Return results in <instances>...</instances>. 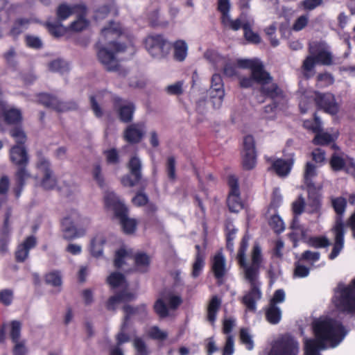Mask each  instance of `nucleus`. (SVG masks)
Listing matches in <instances>:
<instances>
[{"label": "nucleus", "mask_w": 355, "mask_h": 355, "mask_svg": "<svg viewBox=\"0 0 355 355\" xmlns=\"http://www.w3.org/2000/svg\"><path fill=\"white\" fill-rule=\"evenodd\" d=\"M105 243V239L103 237L95 236L91 241V254L93 257H99L102 256L103 251V245Z\"/></svg>", "instance_id": "obj_36"}, {"label": "nucleus", "mask_w": 355, "mask_h": 355, "mask_svg": "<svg viewBox=\"0 0 355 355\" xmlns=\"http://www.w3.org/2000/svg\"><path fill=\"white\" fill-rule=\"evenodd\" d=\"M87 26L88 21L82 16H80L78 19L73 21L67 28L68 31L80 32L85 29Z\"/></svg>", "instance_id": "obj_56"}, {"label": "nucleus", "mask_w": 355, "mask_h": 355, "mask_svg": "<svg viewBox=\"0 0 355 355\" xmlns=\"http://www.w3.org/2000/svg\"><path fill=\"white\" fill-rule=\"evenodd\" d=\"M135 266L137 271L146 272L150 264V258L145 252H137L134 257Z\"/></svg>", "instance_id": "obj_30"}, {"label": "nucleus", "mask_w": 355, "mask_h": 355, "mask_svg": "<svg viewBox=\"0 0 355 355\" xmlns=\"http://www.w3.org/2000/svg\"><path fill=\"white\" fill-rule=\"evenodd\" d=\"M128 257V251L123 248L118 249L114 253V266L120 269L125 263V258Z\"/></svg>", "instance_id": "obj_43"}, {"label": "nucleus", "mask_w": 355, "mask_h": 355, "mask_svg": "<svg viewBox=\"0 0 355 355\" xmlns=\"http://www.w3.org/2000/svg\"><path fill=\"white\" fill-rule=\"evenodd\" d=\"M135 295L127 290H122L115 295L110 296L106 302L105 306L108 311L116 310V306L120 302H129L135 300Z\"/></svg>", "instance_id": "obj_22"}, {"label": "nucleus", "mask_w": 355, "mask_h": 355, "mask_svg": "<svg viewBox=\"0 0 355 355\" xmlns=\"http://www.w3.org/2000/svg\"><path fill=\"white\" fill-rule=\"evenodd\" d=\"M268 223L273 231L277 234H280L284 230V222L279 215H272L270 217Z\"/></svg>", "instance_id": "obj_48"}, {"label": "nucleus", "mask_w": 355, "mask_h": 355, "mask_svg": "<svg viewBox=\"0 0 355 355\" xmlns=\"http://www.w3.org/2000/svg\"><path fill=\"white\" fill-rule=\"evenodd\" d=\"M122 34L121 26L118 23L110 21L109 25L101 30V35L105 40H114Z\"/></svg>", "instance_id": "obj_32"}, {"label": "nucleus", "mask_w": 355, "mask_h": 355, "mask_svg": "<svg viewBox=\"0 0 355 355\" xmlns=\"http://www.w3.org/2000/svg\"><path fill=\"white\" fill-rule=\"evenodd\" d=\"M26 45L33 49H41L42 47V42L40 37L31 35H27L25 37Z\"/></svg>", "instance_id": "obj_60"}, {"label": "nucleus", "mask_w": 355, "mask_h": 355, "mask_svg": "<svg viewBox=\"0 0 355 355\" xmlns=\"http://www.w3.org/2000/svg\"><path fill=\"white\" fill-rule=\"evenodd\" d=\"M259 276L245 275V279L250 284V290L243 297L242 303L246 308L254 312L257 309V302L261 298V284L258 280Z\"/></svg>", "instance_id": "obj_10"}, {"label": "nucleus", "mask_w": 355, "mask_h": 355, "mask_svg": "<svg viewBox=\"0 0 355 355\" xmlns=\"http://www.w3.org/2000/svg\"><path fill=\"white\" fill-rule=\"evenodd\" d=\"M248 245V240L245 237H243L239 245L238 250V261L241 266H246L245 261V252Z\"/></svg>", "instance_id": "obj_47"}, {"label": "nucleus", "mask_w": 355, "mask_h": 355, "mask_svg": "<svg viewBox=\"0 0 355 355\" xmlns=\"http://www.w3.org/2000/svg\"><path fill=\"white\" fill-rule=\"evenodd\" d=\"M306 184L308 188L307 191L309 200H318V198L322 197L320 194L321 188L320 187H316L313 182Z\"/></svg>", "instance_id": "obj_61"}, {"label": "nucleus", "mask_w": 355, "mask_h": 355, "mask_svg": "<svg viewBox=\"0 0 355 355\" xmlns=\"http://www.w3.org/2000/svg\"><path fill=\"white\" fill-rule=\"evenodd\" d=\"M9 132L10 136L15 139L16 142L15 145L24 146L27 140V137L25 132L21 127H15L12 128Z\"/></svg>", "instance_id": "obj_40"}, {"label": "nucleus", "mask_w": 355, "mask_h": 355, "mask_svg": "<svg viewBox=\"0 0 355 355\" xmlns=\"http://www.w3.org/2000/svg\"><path fill=\"white\" fill-rule=\"evenodd\" d=\"M262 262V255L260 247L255 245L253 247L252 252V263L250 266L246 264L245 268L244 275H252V276H259V269Z\"/></svg>", "instance_id": "obj_21"}, {"label": "nucleus", "mask_w": 355, "mask_h": 355, "mask_svg": "<svg viewBox=\"0 0 355 355\" xmlns=\"http://www.w3.org/2000/svg\"><path fill=\"white\" fill-rule=\"evenodd\" d=\"M45 282L47 284L54 287L62 285V277L58 271H53L45 275Z\"/></svg>", "instance_id": "obj_49"}, {"label": "nucleus", "mask_w": 355, "mask_h": 355, "mask_svg": "<svg viewBox=\"0 0 355 355\" xmlns=\"http://www.w3.org/2000/svg\"><path fill=\"white\" fill-rule=\"evenodd\" d=\"M282 311L277 305L268 304V306L265 311V317L270 324H278L282 320Z\"/></svg>", "instance_id": "obj_31"}, {"label": "nucleus", "mask_w": 355, "mask_h": 355, "mask_svg": "<svg viewBox=\"0 0 355 355\" xmlns=\"http://www.w3.org/2000/svg\"><path fill=\"white\" fill-rule=\"evenodd\" d=\"M45 26L49 32L55 37H60L68 31L67 27L63 26L61 22L58 20H56V21L54 22L47 21L46 22Z\"/></svg>", "instance_id": "obj_34"}, {"label": "nucleus", "mask_w": 355, "mask_h": 355, "mask_svg": "<svg viewBox=\"0 0 355 355\" xmlns=\"http://www.w3.org/2000/svg\"><path fill=\"white\" fill-rule=\"evenodd\" d=\"M113 104L121 121L128 123L132 121L135 110V105L132 102L115 96L113 98Z\"/></svg>", "instance_id": "obj_14"}, {"label": "nucleus", "mask_w": 355, "mask_h": 355, "mask_svg": "<svg viewBox=\"0 0 355 355\" xmlns=\"http://www.w3.org/2000/svg\"><path fill=\"white\" fill-rule=\"evenodd\" d=\"M37 239L35 236H27L24 241L19 244L15 251V260L17 263H24L29 257L30 250L37 245Z\"/></svg>", "instance_id": "obj_17"}, {"label": "nucleus", "mask_w": 355, "mask_h": 355, "mask_svg": "<svg viewBox=\"0 0 355 355\" xmlns=\"http://www.w3.org/2000/svg\"><path fill=\"white\" fill-rule=\"evenodd\" d=\"M13 300V292L10 289H3L0 291V302L5 306L11 304Z\"/></svg>", "instance_id": "obj_62"}, {"label": "nucleus", "mask_w": 355, "mask_h": 355, "mask_svg": "<svg viewBox=\"0 0 355 355\" xmlns=\"http://www.w3.org/2000/svg\"><path fill=\"white\" fill-rule=\"evenodd\" d=\"M315 338L326 345L329 342L333 347L338 345L347 334L343 324L335 319L327 318L313 323Z\"/></svg>", "instance_id": "obj_1"}, {"label": "nucleus", "mask_w": 355, "mask_h": 355, "mask_svg": "<svg viewBox=\"0 0 355 355\" xmlns=\"http://www.w3.org/2000/svg\"><path fill=\"white\" fill-rule=\"evenodd\" d=\"M309 53L315 56L317 63L329 66L333 64V56L330 51L322 47L319 44H314L309 47Z\"/></svg>", "instance_id": "obj_20"}, {"label": "nucleus", "mask_w": 355, "mask_h": 355, "mask_svg": "<svg viewBox=\"0 0 355 355\" xmlns=\"http://www.w3.org/2000/svg\"><path fill=\"white\" fill-rule=\"evenodd\" d=\"M126 46L123 44L114 41L109 42V46H98L97 47V58L103 68L109 72L119 71L120 74L125 76L126 71L121 69V65L116 54L124 52Z\"/></svg>", "instance_id": "obj_5"}, {"label": "nucleus", "mask_w": 355, "mask_h": 355, "mask_svg": "<svg viewBox=\"0 0 355 355\" xmlns=\"http://www.w3.org/2000/svg\"><path fill=\"white\" fill-rule=\"evenodd\" d=\"M85 10L86 8L83 6L61 3L56 8V19L61 22L71 15L78 13L80 10L85 11Z\"/></svg>", "instance_id": "obj_24"}, {"label": "nucleus", "mask_w": 355, "mask_h": 355, "mask_svg": "<svg viewBox=\"0 0 355 355\" xmlns=\"http://www.w3.org/2000/svg\"><path fill=\"white\" fill-rule=\"evenodd\" d=\"M38 101L44 106L58 112L74 110L78 108V105L74 101H61L57 97L48 94H40Z\"/></svg>", "instance_id": "obj_12"}, {"label": "nucleus", "mask_w": 355, "mask_h": 355, "mask_svg": "<svg viewBox=\"0 0 355 355\" xmlns=\"http://www.w3.org/2000/svg\"><path fill=\"white\" fill-rule=\"evenodd\" d=\"M315 101L317 105L325 112L334 115L338 113L339 107L335 97L330 93L321 94L317 92Z\"/></svg>", "instance_id": "obj_18"}, {"label": "nucleus", "mask_w": 355, "mask_h": 355, "mask_svg": "<svg viewBox=\"0 0 355 355\" xmlns=\"http://www.w3.org/2000/svg\"><path fill=\"white\" fill-rule=\"evenodd\" d=\"M133 345L136 350L135 355H148V350L145 342L141 338H135Z\"/></svg>", "instance_id": "obj_59"}, {"label": "nucleus", "mask_w": 355, "mask_h": 355, "mask_svg": "<svg viewBox=\"0 0 355 355\" xmlns=\"http://www.w3.org/2000/svg\"><path fill=\"white\" fill-rule=\"evenodd\" d=\"M10 336L12 343H17L21 336V323L17 320L12 321Z\"/></svg>", "instance_id": "obj_55"}, {"label": "nucleus", "mask_w": 355, "mask_h": 355, "mask_svg": "<svg viewBox=\"0 0 355 355\" xmlns=\"http://www.w3.org/2000/svg\"><path fill=\"white\" fill-rule=\"evenodd\" d=\"M125 313L123 320L130 323V318L133 315H137L140 321H144L148 317V310L146 304H141L136 306L125 304L123 306Z\"/></svg>", "instance_id": "obj_23"}, {"label": "nucleus", "mask_w": 355, "mask_h": 355, "mask_svg": "<svg viewBox=\"0 0 355 355\" xmlns=\"http://www.w3.org/2000/svg\"><path fill=\"white\" fill-rule=\"evenodd\" d=\"M174 57L179 61H183L187 54V45L184 40H178L174 44Z\"/></svg>", "instance_id": "obj_38"}, {"label": "nucleus", "mask_w": 355, "mask_h": 355, "mask_svg": "<svg viewBox=\"0 0 355 355\" xmlns=\"http://www.w3.org/2000/svg\"><path fill=\"white\" fill-rule=\"evenodd\" d=\"M129 175H125L121 178V183L124 187H132L139 184L142 179V163L137 155L130 157L127 164Z\"/></svg>", "instance_id": "obj_11"}, {"label": "nucleus", "mask_w": 355, "mask_h": 355, "mask_svg": "<svg viewBox=\"0 0 355 355\" xmlns=\"http://www.w3.org/2000/svg\"><path fill=\"white\" fill-rule=\"evenodd\" d=\"M146 134L144 122L134 123L128 125L123 131V139L129 144H139Z\"/></svg>", "instance_id": "obj_16"}, {"label": "nucleus", "mask_w": 355, "mask_h": 355, "mask_svg": "<svg viewBox=\"0 0 355 355\" xmlns=\"http://www.w3.org/2000/svg\"><path fill=\"white\" fill-rule=\"evenodd\" d=\"M148 336L153 340L162 341L167 338L168 333L161 330L157 326H153L149 329Z\"/></svg>", "instance_id": "obj_46"}, {"label": "nucleus", "mask_w": 355, "mask_h": 355, "mask_svg": "<svg viewBox=\"0 0 355 355\" xmlns=\"http://www.w3.org/2000/svg\"><path fill=\"white\" fill-rule=\"evenodd\" d=\"M260 85L259 91L263 96L270 98L273 102H279L285 98L284 91L273 82V78L265 69L254 80Z\"/></svg>", "instance_id": "obj_7"}, {"label": "nucleus", "mask_w": 355, "mask_h": 355, "mask_svg": "<svg viewBox=\"0 0 355 355\" xmlns=\"http://www.w3.org/2000/svg\"><path fill=\"white\" fill-rule=\"evenodd\" d=\"M237 65L240 68L250 69L251 70L252 76L254 80L265 69L263 63L257 59L238 60Z\"/></svg>", "instance_id": "obj_25"}, {"label": "nucleus", "mask_w": 355, "mask_h": 355, "mask_svg": "<svg viewBox=\"0 0 355 355\" xmlns=\"http://www.w3.org/2000/svg\"><path fill=\"white\" fill-rule=\"evenodd\" d=\"M332 207L336 213L335 223L331 229L334 235V242L331 253L328 258L330 260L335 259L344 248L345 225L343 222V214L347 207V201H331Z\"/></svg>", "instance_id": "obj_4"}, {"label": "nucleus", "mask_w": 355, "mask_h": 355, "mask_svg": "<svg viewBox=\"0 0 355 355\" xmlns=\"http://www.w3.org/2000/svg\"><path fill=\"white\" fill-rule=\"evenodd\" d=\"M333 302L339 312L355 314V277L347 286L338 285Z\"/></svg>", "instance_id": "obj_6"}, {"label": "nucleus", "mask_w": 355, "mask_h": 355, "mask_svg": "<svg viewBox=\"0 0 355 355\" xmlns=\"http://www.w3.org/2000/svg\"><path fill=\"white\" fill-rule=\"evenodd\" d=\"M153 309L160 318H165L169 315L168 308L162 298H159L155 302Z\"/></svg>", "instance_id": "obj_42"}, {"label": "nucleus", "mask_w": 355, "mask_h": 355, "mask_svg": "<svg viewBox=\"0 0 355 355\" xmlns=\"http://www.w3.org/2000/svg\"><path fill=\"white\" fill-rule=\"evenodd\" d=\"M243 29L244 31V37L248 42L256 44L261 42L260 36L258 33L252 31L251 24L249 22L243 23Z\"/></svg>", "instance_id": "obj_39"}, {"label": "nucleus", "mask_w": 355, "mask_h": 355, "mask_svg": "<svg viewBox=\"0 0 355 355\" xmlns=\"http://www.w3.org/2000/svg\"><path fill=\"white\" fill-rule=\"evenodd\" d=\"M326 349V345L315 338H308L304 341V355H320V351Z\"/></svg>", "instance_id": "obj_29"}, {"label": "nucleus", "mask_w": 355, "mask_h": 355, "mask_svg": "<svg viewBox=\"0 0 355 355\" xmlns=\"http://www.w3.org/2000/svg\"><path fill=\"white\" fill-rule=\"evenodd\" d=\"M145 48L154 58H162L166 56L171 49V44L162 35H150L144 40Z\"/></svg>", "instance_id": "obj_9"}, {"label": "nucleus", "mask_w": 355, "mask_h": 355, "mask_svg": "<svg viewBox=\"0 0 355 355\" xmlns=\"http://www.w3.org/2000/svg\"><path fill=\"white\" fill-rule=\"evenodd\" d=\"M92 175L94 179L96 180L99 187H103L105 185L100 164H96L94 166Z\"/></svg>", "instance_id": "obj_64"}, {"label": "nucleus", "mask_w": 355, "mask_h": 355, "mask_svg": "<svg viewBox=\"0 0 355 355\" xmlns=\"http://www.w3.org/2000/svg\"><path fill=\"white\" fill-rule=\"evenodd\" d=\"M293 162L292 159H277L273 162L272 168L279 177H286L291 170Z\"/></svg>", "instance_id": "obj_28"}, {"label": "nucleus", "mask_w": 355, "mask_h": 355, "mask_svg": "<svg viewBox=\"0 0 355 355\" xmlns=\"http://www.w3.org/2000/svg\"><path fill=\"white\" fill-rule=\"evenodd\" d=\"M37 168L43 173L41 185L46 190H51L57 184L56 178L53 176L51 168L50 162L44 157H40L37 163Z\"/></svg>", "instance_id": "obj_15"}, {"label": "nucleus", "mask_w": 355, "mask_h": 355, "mask_svg": "<svg viewBox=\"0 0 355 355\" xmlns=\"http://www.w3.org/2000/svg\"><path fill=\"white\" fill-rule=\"evenodd\" d=\"M221 304L222 300L220 297L216 295L211 296L207 307V319L211 324H214L216 320L217 314L220 309Z\"/></svg>", "instance_id": "obj_27"}, {"label": "nucleus", "mask_w": 355, "mask_h": 355, "mask_svg": "<svg viewBox=\"0 0 355 355\" xmlns=\"http://www.w3.org/2000/svg\"><path fill=\"white\" fill-rule=\"evenodd\" d=\"M316 63V59L315 56L313 55L312 54L307 56L306 59L304 60L302 64V68L305 71L304 76L306 78H309L311 77V74H309V73L313 69Z\"/></svg>", "instance_id": "obj_52"}, {"label": "nucleus", "mask_w": 355, "mask_h": 355, "mask_svg": "<svg viewBox=\"0 0 355 355\" xmlns=\"http://www.w3.org/2000/svg\"><path fill=\"white\" fill-rule=\"evenodd\" d=\"M0 116L8 125H18L22 121V114L19 109L11 107L4 101H1Z\"/></svg>", "instance_id": "obj_19"}, {"label": "nucleus", "mask_w": 355, "mask_h": 355, "mask_svg": "<svg viewBox=\"0 0 355 355\" xmlns=\"http://www.w3.org/2000/svg\"><path fill=\"white\" fill-rule=\"evenodd\" d=\"M298 342L288 334H283L275 340L268 355H297Z\"/></svg>", "instance_id": "obj_8"}, {"label": "nucleus", "mask_w": 355, "mask_h": 355, "mask_svg": "<svg viewBox=\"0 0 355 355\" xmlns=\"http://www.w3.org/2000/svg\"><path fill=\"white\" fill-rule=\"evenodd\" d=\"M90 223L89 218L81 216L76 209H71L60 222L63 239L71 241L84 236Z\"/></svg>", "instance_id": "obj_3"}, {"label": "nucleus", "mask_w": 355, "mask_h": 355, "mask_svg": "<svg viewBox=\"0 0 355 355\" xmlns=\"http://www.w3.org/2000/svg\"><path fill=\"white\" fill-rule=\"evenodd\" d=\"M329 240L324 236H312L309 239V245L315 248H324L330 245Z\"/></svg>", "instance_id": "obj_44"}, {"label": "nucleus", "mask_w": 355, "mask_h": 355, "mask_svg": "<svg viewBox=\"0 0 355 355\" xmlns=\"http://www.w3.org/2000/svg\"><path fill=\"white\" fill-rule=\"evenodd\" d=\"M49 69L54 72L62 73L68 69L67 64L61 59L53 60L49 64Z\"/></svg>", "instance_id": "obj_57"}, {"label": "nucleus", "mask_w": 355, "mask_h": 355, "mask_svg": "<svg viewBox=\"0 0 355 355\" xmlns=\"http://www.w3.org/2000/svg\"><path fill=\"white\" fill-rule=\"evenodd\" d=\"M316 135L313 139V143L315 145L324 146L333 141L334 139L331 135L327 132H315Z\"/></svg>", "instance_id": "obj_45"}, {"label": "nucleus", "mask_w": 355, "mask_h": 355, "mask_svg": "<svg viewBox=\"0 0 355 355\" xmlns=\"http://www.w3.org/2000/svg\"><path fill=\"white\" fill-rule=\"evenodd\" d=\"M226 231V245L227 248L232 249L234 245L233 241L236 237L237 230L232 223H228L225 227Z\"/></svg>", "instance_id": "obj_51"}, {"label": "nucleus", "mask_w": 355, "mask_h": 355, "mask_svg": "<svg viewBox=\"0 0 355 355\" xmlns=\"http://www.w3.org/2000/svg\"><path fill=\"white\" fill-rule=\"evenodd\" d=\"M128 325L129 323L125 322V321L123 320L120 331L116 336V344L118 347H120L123 343H128L130 340V336L127 333Z\"/></svg>", "instance_id": "obj_41"}, {"label": "nucleus", "mask_w": 355, "mask_h": 355, "mask_svg": "<svg viewBox=\"0 0 355 355\" xmlns=\"http://www.w3.org/2000/svg\"><path fill=\"white\" fill-rule=\"evenodd\" d=\"M240 340L241 343L245 345L248 350H251L253 349L254 343L247 329H241Z\"/></svg>", "instance_id": "obj_58"}, {"label": "nucleus", "mask_w": 355, "mask_h": 355, "mask_svg": "<svg viewBox=\"0 0 355 355\" xmlns=\"http://www.w3.org/2000/svg\"><path fill=\"white\" fill-rule=\"evenodd\" d=\"M105 207L112 211L113 218L118 222L129 215V209L123 201H105Z\"/></svg>", "instance_id": "obj_26"}, {"label": "nucleus", "mask_w": 355, "mask_h": 355, "mask_svg": "<svg viewBox=\"0 0 355 355\" xmlns=\"http://www.w3.org/2000/svg\"><path fill=\"white\" fill-rule=\"evenodd\" d=\"M256 152L243 153V165L245 169L250 170L253 168L256 164Z\"/></svg>", "instance_id": "obj_54"}, {"label": "nucleus", "mask_w": 355, "mask_h": 355, "mask_svg": "<svg viewBox=\"0 0 355 355\" xmlns=\"http://www.w3.org/2000/svg\"><path fill=\"white\" fill-rule=\"evenodd\" d=\"M10 158L12 164L17 166L15 172V185L12 189L14 197L18 198L26 184V180L31 177L27 169L29 156L25 146L14 145L10 149Z\"/></svg>", "instance_id": "obj_2"}, {"label": "nucleus", "mask_w": 355, "mask_h": 355, "mask_svg": "<svg viewBox=\"0 0 355 355\" xmlns=\"http://www.w3.org/2000/svg\"><path fill=\"white\" fill-rule=\"evenodd\" d=\"M228 184L230 187V192L228 198H239V189L237 178L234 175L228 177Z\"/></svg>", "instance_id": "obj_53"}, {"label": "nucleus", "mask_w": 355, "mask_h": 355, "mask_svg": "<svg viewBox=\"0 0 355 355\" xmlns=\"http://www.w3.org/2000/svg\"><path fill=\"white\" fill-rule=\"evenodd\" d=\"M205 255H201L200 254L195 255V260L192 265V277L197 278L200 275L205 265Z\"/></svg>", "instance_id": "obj_37"}, {"label": "nucleus", "mask_w": 355, "mask_h": 355, "mask_svg": "<svg viewBox=\"0 0 355 355\" xmlns=\"http://www.w3.org/2000/svg\"><path fill=\"white\" fill-rule=\"evenodd\" d=\"M122 232L127 235L133 234L137 227L138 221L135 218L128 217V216L123 219L119 221Z\"/></svg>", "instance_id": "obj_33"}, {"label": "nucleus", "mask_w": 355, "mask_h": 355, "mask_svg": "<svg viewBox=\"0 0 355 355\" xmlns=\"http://www.w3.org/2000/svg\"><path fill=\"white\" fill-rule=\"evenodd\" d=\"M221 21L225 26H227L233 31H238L241 27L243 28V24L244 23L240 18H237L235 20L232 19L230 15L227 17H221Z\"/></svg>", "instance_id": "obj_50"}, {"label": "nucleus", "mask_w": 355, "mask_h": 355, "mask_svg": "<svg viewBox=\"0 0 355 355\" xmlns=\"http://www.w3.org/2000/svg\"><path fill=\"white\" fill-rule=\"evenodd\" d=\"M125 277L119 272H112L106 279V282L112 289H115L125 283Z\"/></svg>", "instance_id": "obj_35"}, {"label": "nucleus", "mask_w": 355, "mask_h": 355, "mask_svg": "<svg viewBox=\"0 0 355 355\" xmlns=\"http://www.w3.org/2000/svg\"><path fill=\"white\" fill-rule=\"evenodd\" d=\"M316 167L314 164L307 162L304 171L305 183L312 182L311 179L316 175Z\"/></svg>", "instance_id": "obj_63"}, {"label": "nucleus", "mask_w": 355, "mask_h": 355, "mask_svg": "<svg viewBox=\"0 0 355 355\" xmlns=\"http://www.w3.org/2000/svg\"><path fill=\"white\" fill-rule=\"evenodd\" d=\"M211 271L218 286L225 283L228 272L226 259L222 252H217L211 259Z\"/></svg>", "instance_id": "obj_13"}]
</instances>
